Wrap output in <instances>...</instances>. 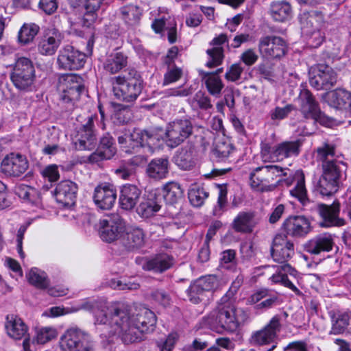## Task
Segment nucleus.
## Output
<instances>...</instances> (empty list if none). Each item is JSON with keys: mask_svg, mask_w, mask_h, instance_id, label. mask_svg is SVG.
I'll return each instance as SVG.
<instances>
[{"mask_svg": "<svg viewBox=\"0 0 351 351\" xmlns=\"http://www.w3.org/2000/svg\"><path fill=\"white\" fill-rule=\"evenodd\" d=\"M334 154L333 147L328 145L317 149V156L323 160L322 176L339 184L341 173L346 169V166L341 160L330 159L329 157H332Z\"/></svg>", "mask_w": 351, "mask_h": 351, "instance_id": "13", "label": "nucleus"}, {"mask_svg": "<svg viewBox=\"0 0 351 351\" xmlns=\"http://www.w3.org/2000/svg\"><path fill=\"white\" fill-rule=\"evenodd\" d=\"M294 178L297 179L295 186L290 191L291 196L297 198L303 205L307 206L309 199L307 197V191L305 187L304 175L302 171L298 170L295 173Z\"/></svg>", "mask_w": 351, "mask_h": 351, "instance_id": "42", "label": "nucleus"}, {"mask_svg": "<svg viewBox=\"0 0 351 351\" xmlns=\"http://www.w3.org/2000/svg\"><path fill=\"white\" fill-rule=\"evenodd\" d=\"M58 344L61 351H93L95 346L90 334L74 327L64 331Z\"/></svg>", "mask_w": 351, "mask_h": 351, "instance_id": "7", "label": "nucleus"}, {"mask_svg": "<svg viewBox=\"0 0 351 351\" xmlns=\"http://www.w3.org/2000/svg\"><path fill=\"white\" fill-rule=\"evenodd\" d=\"M247 313L234 302L223 297L215 311L204 319V325L218 333L235 332L247 319Z\"/></svg>", "mask_w": 351, "mask_h": 351, "instance_id": "3", "label": "nucleus"}, {"mask_svg": "<svg viewBox=\"0 0 351 351\" xmlns=\"http://www.w3.org/2000/svg\"><path fill=\"white\" fill-rule=\"evenodd\" d=\"M274 268L275 269V273L269 278L271 284L281 285L289 288L297 295L301 293L296 286L288 279L286 273L281 269V265L274 266Z\"/></svg>", "mask_w": 351, "mask_h": 351, "instance_id": "47", "label": "nucleus"}, {"mask_svg": "<svg viewBox=\"0 0 351 351\" xmlns=\"http://www.w3.org/2000/svg\"><path fill=\"white\" fill-rule=\"evenodd\" d=\"M152 27L154 31L158 34L166 28L168 30V40L169 43H173L176 40V23L173 19L171 20V17L168 13L156 19L152 24Z\"/></svg>", "mask_w": 351, "mask_h": 351, "instance_id": "34", "label": "nucleus"}, {"mask_svg": "<svg viewBox=\"0 0 351 351\" xmlns=\"http://www.w3.org/2000/svg\"><path fill=\"white\" fill-rule=\"evenodd\" d=\"M339 202H334L331 206L318 205V212L323 219L322 226H342L345 224L344 219L339 217Z\"/></svg>", "mask_w": 351, "mask_h": 351, "instance_id": "27", "label": "nucleus"}, {"mask_svg": "<svg viewBox=\"0 0 351 351\" xmlns=\"http://www.w3.org/2000/svg\"><path fill=\"white\" fill-rule=\"evenodd\" d=\"M294 253L293 244L284 234H277L273 241L271 256L274 261L284 263Z\"/></svg>", "mask_w": 351, "mask_h": 351, "instance_id": "22", "label": "nucleus"}, {"mask_svg": "<svg viewBox=\"0 0 351 351\" xmlns=\"http://www.w3.org/2000/svg\"><path fill=\"white\" fill-rule=\"evenodd\" d=\"M141 191L134 185L125 184L122 186L119 197L121 207L125 210H131L139 199Z\"/></svg>", "mask_w": 351, "mask_h": 351, "instance_id": "35", "label": "nucleus"}, {"mask_svg": "<svg viewBox=\"0 0 351 351\" xmlns=\"http://www.w3.org/2000/svg\"><path fill=\"white\" fill-rule=\"evenodd\" d=\"M141 90V82L136 78L122 76L112 78V92L118 100L132 102L137 99Z\"/></svg>", "mask_w": 351, "mask_h": 351, "instance_id": "11", "label": "nucleus"}, {"mask_svg": "<svg viewBox=\"0 0 351 351\" xmlns=\"http://www.w3.org/2000/svg\"><path fill=\"white\" fill-rule=\"evenodd\" d=\"M331 317L330 335H338L344 332L351 333V311L333 314Z\"/></svg>", "mask_w": 351, "mask_h": 351, "instance_id": "33", "label": "nucleus"}, {"mask_svg": "<svg viewBox=\"0 0 351 351\" xmlns=\"http://www.w3.org/2000/svg\"><path fill=\"white\" fill-rule=\"evenodd\" d=\"M180 338L178 332H170L164 340L157 341V346L160 351H172Z\"/></svg>", "mask_w": 351, "mask_h": 351, "instance_id": "57", "label": "nucleus"}, {"mask_svg": "<svg viewBox=\"0 0 351 351\" xmlns=\"http://www.w3.org/2000/svg\"><path fill=\"white\" fill-rule=\"evenodd\" d=\"M287 169L277 165H266L256 167L250 174L251 187L257 191H269L273 190L277 184L290 186L293 178L289 176L282 179V176L288 175Z\"/></svg>", "mask_w": 351, "mask_h": 351, "instance_id": "5", "label": "nucleus"}, {"mask_svg": "<svg viewBox=\"0 0 351 351\" xmlns=\"http://www.w3.org/2000/svg\"><path fill=\"white\" fill-rule=\"evenodd\" d=\"M14 192L16 195L25 203L38 206L40 203V196L38 191L25 184L16 186Z\"/></svg>", "mask_w": 351, "mask_h": 351, "instance_id": "40", "label": "nucleus"}, {"mask_svg": "<svg viewBox=\"0 0 351 351\" xmlns=\"http://www.w3.org/2000/svg\"><path fill=\"white\" fill-rule=\"evenodd\" d=\"M116 199V190L110 184H101L95 189L93 200L96 206L100 209H110L114 206Z\"/></svg>", "mask_w": 351, "mask_h": 351, "instance_id": "23", "label": "nucleus"}, {"mask_svg": "<svg viewBox=\"0 0 351 351\" xmlns=\"http://www.w3.org/2000/svg\"><path fill=\"white\" fill-rule=\"evenodd\" d=\"M5 330L9 337L14 339H21L27 333L28 327L19 317L8 315Z\"/></svg>", "mask_w": 351, "mask_h": 351, "instance_id": "36", "label": "nucleus"}, {"mask_svg": "<svg viewBox=\"0 0 351 351\" xmlns=\"http://www.w3.org/2000/svg\"><path fill=\"white\" fill-rule=\"evenodd\" d=\"M27 278L30 284L41 289H46L49 285L46 273L36 267L29 271Z\"/></svg>", "mask_w": 351, "mask_h": 351, "instance_id": "49", "label": "nucleus"}, {"mask_svg": "<svg viewBox=\"0 0 351 351\" xmlns=\"http://www.w3.org/2000/svg\"><path fill=\"white\" fill-rule=\"evenodd\" d=\"M145 240V234L141 228L134 226L125 227L121 243L129 249L141 247Z\"/></svg>", "mask_w": 351, "mask_h": 351, "instance_id": "31", "label": "nucleus"}, {"mask_svg": "<svg viewBox=\"0 0 351 351\" xmlns=\"http://www.w3.org/2000/svg\"><path fill=\"white\" fill-rule=\"evenodd\" d=\"M243 70L240 64H234L226 73L225 77L228 81L235 82L239 80Z\"/></svg>", "mask_w": 351, "mask_h": 351, "instance_id": "62", "label": "nucleus"}, {"mask_svg": "<svg viewBox=\"0 0 351 351\" xmlns=\"http://www.w3.org/2000/svg\"><path fill=\"white\" fill-rule=\"evenodd\" d=\"M127 64V57L121 52H114L108 56L104 62V69L113 74L119 72Z\"/></svg>", "mask_w": 351, "mask_h": 351, "instance_id": "41", "label": "nucleus"}, {"mask_svg": "<svg viewBox=\"0 0 351 351\" xmlns=\"http://www.w3.org/2000/svg\"><path fill=\"white\" fill-rule=\"evenodd\" d=\"M293 105H287L283 108L276 107L271 113V118L275 119H285L293 110Z\"/></svg>", "mask_w": 351, "mask_h": 351, "instance_id": "63", "label": "nucleus"}, {"mask_svg": "<svg viewBox=\"0 0 351 351\" xmlns=\"http://www.w3.org/2000/svg\"><path fill=\"white\" fill-rule=\"evenodd\" d=\"M333 245V236L330 233L324 232L308 241L304 247L307 252L317 255L322 252L331 251Z\"/></svg>", "mask_w": 351, "mask_h": 351, "instance_id": "28", "label": "nucleus"}, {"mask_svg": "<svg viewBox=\"0 0 351 351\" xmlns=\"http://www.w3.org/2000/svg\"><path fill=\"white\" fill-rule=\"evenodd\" d=\"M281 327V317L276 315L262 329L252 333V343L259 346L271 344L269 350H274L276 348L278 334L280 331Z\"/></svg>", "mask_w": 351, "mask_h": 351, "instance_id": "14", "label": "nucleus"}, {"mask_svg": "<svg viewBox=\"0 0 351 351\" xmlns=\"http://www.w3.org/2000/svg\"><path fill=\"white\" fill-rule=\"evenodd\" d=\"M225 282L215 275L202 276L193 282L188 289L190 300L197 304L220 289Z\"/></svg>", "mask_w": 351, "mask_h": 351, "instance_id": "8", "label": "nucleus"}, {"mask_svg": "<svg viewBox=\"0 0 351 351\" xmlns=\"http://www.w3.org/2000/svg\"><path fill=\"white\" fill-rule=\"evenodd\" d=\"M29 163L25 156L10 153L1 162V171L9 176H20L28 169Z\"/></svg>", "mask_w": 351, "mask_h": 351, "instance_id": "19", "label": "nucleus"}, {"mask_svg": "<svg viewBox=\"0 0 351 351\" xmlns=\"http://www.w3.org/2000/svg\"><path fill=\"white\" fill-rule=\"evenodd\" d=\"M192 130L189 120L178 119L169 123L165 130L160 128L152 130L135 129L129 135L119 136L118 141L127 153L138 152L140 149L152 153L162 142L171 147L178 146L190 136Z\"/></svg>", "mask_w": 351, "mask_h": 351, "instance_id": "2", "label": "nucleus"}, {"mask_svg": "<svg viewBox=\"0 0 351 351\" xmlns=\"http://www.w3.org/2000/svg\"><path fill=\"white\" fill-rule=\"evenodd\" d=\"M41 174L45 178H47L49 182H56L60 178L58 166L53 164L49 165L42 170Z\"/></svg>", "mask_w": 351, "mask_h": 351, "instance_id": "60", "label": "nucleus"}, {"mask_svg": "<svg viewBox=\"0 0 351 351\" xmlns=\"http://www.w3.org/2000/svg\"><path fill=\"white\" fill-rule=\"evenodd\" d=\"M173 265V258L167 254H158L147 260L143 265L145 270L162 272L168 269Z\"/></svg>", "mask_w": 351, "mask_h": 351, "instance_id": "38", "label": "nucleus"}, {"mask_svg": "<svg viewBox=\"0 0 351 351\" xmlns=\"http://www.w3.org/2000/svg\"><path fill=\"white\" fill-rule=\"evenodd\" d=\"M5 14H13L22 9L31 8L30 1H7L4 6Z\"/></svg>", "mask_w": 351, "mask_h": 351, "instance_id": "59", "label": "nucleus"}, {"mask_svg": "<svg viewBox=\"0 0 351 351\" xmlns=\"http://www.w3.org/2000/svg\"><path fill=\"white\" fill-rule=\"evenodd\" d=\"M35 341L38 345H44L56 339L58 335L54 326H41L34 329Z\"/></svg>", "mask_w": 351, "mask_h": 351, "instance_id": "45", "label": "nucleus"}, {"mask_svg": "<svg viewBox=\"0 0 351 351\" xmlns=\"http://www.w3.org/2000/svg\"><path fill=\"white\" fill-rule=\"evenodd\" d=\"M338 185L337 182L321 176L315 184V189L322 195L330 196L337 191Z\"/></svg>", "mask_w": 351, "mask_h": 351, "instance_id": "52", "label": "nucleus"}, {"mask_svg": "<svg viewBox=\"0 0 351 351\" xmlns=\"http://www.w3.org/2000/svg\"><path fill=\"white\" fill-rule=\"evenodd\" d=\"M58 89L62 102L73 106L84 90L82 78L76 74L63 75L59 80Z\"/></svg>", "mask_w": 351, "mask_h": 351, "instance_id": "12", "label": "nucleus"}, {"mask_svg": "<svg viewBox=\"0 0 351 351\" xmlns=\"http://www.w3.org/2000/svg\"><path fill=\"white\" fill-rule=\"evenodd\" d=\"M270 12L275 21L282 22L291 17V8L287 1H272Z\"/></svg>", "mask_w": 351, "mask_h": 351, "instance_id": "43", "label": "nucleus"}, {"mask_svg": "<svg viewBox=\"0 0 351 351\" xmlns=\"http://www.w3.org/2000/svg\"><path fill=\"white\" fill-rule=\"evenodd\" d=\"M195 104H196L199 108L204 110L211 108L213 106L210 99L201 91L197 92L195 95L192 101V105L194 106Z\"/></svg>", "mask_w": 351, "mask_h": 351, "instance_id": "61", "label": "nucleus"}, {"mask_svg": "<svg viewBox=\"0 0 351 351\" xmlns=\"http://www.w3.org/2000/svg\"><path fill=\"white\" fill-rule=\"evenodd\" d=\"M205 83L208 92L215 96H218L223 88L221 80L215 74H207Z\"/></svg>", "mask_w": 351, "mask_h": 351, "instance_id": "55", "label": "nucleus"}, {"mask_svg": "<svg viewBox=\"0 0 351 351\" xmlns=\"http://www.w3.org/2000/svg\"><path fill=\"white\" fill-rule=\"evenodd\" d=\"M110 286L113 289L119 290H136L140 285L138 282L132 280L114 279L110 282Z\"/></svg>", "mask_w": 351, "mask_h": 351, "instance_id": "58", "label": "nucleus"}, {"mask_svg": "<svg viewBox=\"0 0 351 351\" xmlns=\"http://www.w3.org/2000/svg\"><path fill=\"white\" fill-rule=\"evenodd\" d=\"M235 149L229 141L218 143L214 150V155L219 160H225L231 156Z\"/></svg>", "mask_w": 351, "mask_h": 351, "instance_id": "54", "label": "nucleus"}, {"mask_svg": "<svg viewBox=\"0 0 351 351\" xmlns=\"http://www.w3.org/2000/svg\"><path fill=\"white\" fill-rule=\"evenodd\" d=\"M84 3L85 13L82 19V25L83 27L89 28L96 19V12L100 8V1H84Z\"/></svg>", "mask_w": 351, "mask_h": 351, "instance_id": "50", "label": "nucleus"}, {"mask_svg": "<svg viewBox=\"0 0 351 351\" xmlns=\"http://www.w3.org/2000/svg\"><path fill=\"white\" fill-rule=\"evenodd\" d=\"M86 55L73 46L66 45L60 51L58 64L60 68L67 70H77L86 62Z\"/></svg>", "mask_w": 351, "mask_h": 351, "instance_id": "18", "label": "nucleus"}, {"mask_svg": "<svg viewBox=\"0 0 351 351\" xmlns=\"http://www.w3.org/2000/svg\"><path fill=\"white\" fill-rule=\"evenodd\" d=\"M287 234L295 237H303L311 231L310 220L303 215L290 216L282 224Z\"/></svg>", "mask_w": 351, "mask_h": 351, "instance_id": "21", "label": "nucleus"}, {"mask_svg": "<svg viewBox=\"0 0 351 351\" xmlns=\"http://www.w3.org/2000/svg\"><path fill=\"white\" fill-rule=\"evenodd\" d=\"M81 310L92 311L95 324L104 325L102 338H119L125 344L143 339V334L154 330L156 318L147 308L84 299L71 307L53 306L45 310L43 317L54 318Z\"/></svg>", "mask_w": 351, "mask_h": 351, "instance_id": "1", "label": "nucleus"}, {"mask_svg": "<svg viewBox=\"0 0 351 351\" xmlns=\"http://www.w3.org/2000/svg\"><path fill=\"white\" fill-rule=\"evenodd\" d=\"M287 169L277 165H266L256 167L250 174L251 187L257 191H269L273 190L277 184L290 186L293 178L289 176L282 179V176L288 175Z\"/></svg>", "mask_w": 351, "mask_h": 351, "instance_id": "4", "label": "nucleus"}, {"mask_svg": "<svg viewBox=\"0 0 351 351\" xmlns=\"http://www.w3.org/2000/svg\"><path fill=\"white\" fill-rule=\"evenodd\" d=\"M125 223L118 215H112L99 221V234L106 242L111 243L118 239L122 241Z\"/></svg>", "mask_w": 351, "mask_h": 351, "instance_id": "15", "label": "nucleus"}, {"mask_svg": "<svg viewBox=\"0 0 351 351\" xmlns=\"http://www.w3.org/2000/svg\"><path fill=\"white\" fill-rule=\"evenodd\" d=\"M62 40V34L55 28L45 30L38 43L39 53L45 56L53 55Z\"/></svg>", "mask_w": 351, "mask_h": 351, "instance_id": "20", "label": "nucleus"}, {"mask_svg": "<svg viewBox=\"0 0 351 351\" xmlns=\"http://www.w3.org/2000/svg\"><path fill=\"white\" fill-rule=\"evenodd\" d=\"M337 81V74L329 66L318 64L309 69V82L317 90L328 89Z\"/></svg>", "mask_w": 351, "mask_h": 351, "instance_id": "16", "label": "nucleus"}, {"mask_svg": "<svg viewBox=\"0 0 351 351\" xmlns=\"http://www.w3.org/2000/svg\"><path fill=\"white\" fill-rule=\"evenodd\" d=\"M169 173V161L167 158L153 159L147 168V176L154 180L165 178Z\"/></svg>", "mask_w": 351, "mask_h": 351, "instance_id": "39", "label": "nucleus"}, {"mask_svg": "<svg viewBox=\"0 0 351 351\" xmlns=\"http://www.w3.org/2000/svg\"><path fill=\"white\" fill-rule=\"evenodd\" d=\"M93 127V117H90L87 122L83 125L77 132L75 145L80 150H92L95 148L97 141L95 137Z\"/></svg>", "mask_w": 351, "mask_h": 351, "instance_id": "26", "label": "nucleus"}, {"mask_svg": "<svg viewBox=\"0 0 351 351\" xmlns=\"http://www.w3.org/2000/svg\"><path fill=\"white\" fill-rule=\"evenodd\" d=\"M189 199L195 207L201 206L208 197V193L204 189L196 184H191L189 189Z\"/></svg>", "mask_w": 351, "mask_h": 351, "instance_id": "51", "label": "nucleus"}, {"mask_svg": "<svg viewBox=\"0 0 351 351\" xmlns=\"http://www.w3.org/2000/svg\"><path fill=\"white\" fill-rule=\"evenodd\" d=\"M123 18L129 25L136 24L140 19L142 10L138 6L134 4H129L121 9Z\"/></svg>", "mask_w": 351, "mask_h": 351, "instance_id": "53", "label": "nucleus"}, {"mask_svg": "<svg viewBox=\"0 0 351 351\" xmlns=\"http://www.w3.org/2000/svg\"><path fill=\"white\" fill-rule=\"evenodd\" d=\"M116 153V148L114 145L113 139L111 136H104L100 141L97 153L92 154L91 158L95 159L98 155L101 159H110Z\"/></svg>", "mask_w": 351, "mask_h": 351, "instance_id": "46", "label": "nucleus"}, {"mask_svg": "<svg viewBox=\"0 0 351 351\" xmlns=\"http://www.w3.org/2000/svg\"><path fill=\"white\" fill-rule=\"evenodd\" d=\"M160 208L156 192L152 191L143 197L136 211L138 214L143 217L148 218L153 216Z\"/></svg>", "mask_w": 351, "mask_h": 351, "instance_id": "32", "label": "nucleus"}, {"mask_svg": "<svg viewBox=\"0 0 351 351\" xmlns=\"http://www.w3.org/2000/svg\"><path fill=\"white\" fill-rule=\"evenodd\" d=\"M260 51L268 58H280L286 50L284 40L278 36H267L261 39L259 44Z\"/></svg>", "mask_w": 351, "mask_h": 351, "instance_id": "25", "label": "nucleus"}, {"mask_svg": "<svg viewBox=\"0 0 351 351\" xmlns=\"http://www.w3.org/2000/svg\"><path fill=\"white\" fill-rule=\"evenodd\" d=\"M10 77L14 85L18 89L31 90L35 80V69L32 61L25 57L18 58L13 67Z\"/></svg>", "mask_w": 351, "mask_h": 351, "instance_id": "10", "label": "nucleus"}, {"mask_svg": "<svg viewBox=\"0 0 351 351\" xmlns=\"http://www.w3.org/2000/svg\"><path fill=\"white\" fill-rule=\"evenodd\" d=\"M328 104L338 109L346 110L351 113V93L343 88H337L326 95Z\"/></svg>", "mask_w": 351, "mask_h": 351, "instance_id": "30", "label": "nucleus"}, {"mask_svg": "<svg viewBox=\"0 0 351 351\" xmlns=\"http://www.w3.org/2000/svg\"><path fill=\"white\" fill-rule=\"evenodd\" d=\"M297 101L300 110L305 118L312 119L323 125L326 124L327 118L321 112L318 103L308 90H301Z\"/></svg>", "mask_w": 351, "mask_h": 351, "instance_id": "17", "label": "nucleus"}, {"mask_svg": "<svg viewBox=\"0 0 351 351\" xmlns=\"http://www.w3.org/2000/svg\"><path fill=\"white\" fill-rule=\"evenodd\" d=\"M175 163L183 170L190 169L194 165L191 153L187 150L178 152L174 157Z\"/></svg>", "mask_w": 351, "mask_h": 351, "instance_id": "56", "label": "nucleus"}, {"mask_svg": "<svg viewBox=\"0 0 351 351\" xmlns=\"http://www.w3.org/2000/svg\"><path fill=\"white\" fill-rule=\"evenodd\" d=\"M227 41V36L225 34H221L215 38L211 44L214 46L211 49L207 50V54L209 60L206 62V66L212 68L221 64L223 58V49L221 45Z\"/></svg>", "mask_w": 351, "mask_h": 351, "instance_id": "37", "label": "nucleus"}, {"mask_svg": "<svg viewBox=\"0 0 351 351\" xmlns=\"http://www.w3.org/2000/svg\"><path fill=\"white\" fill-rule=\"evenodd\" d=\"M302 141H285L272 148L267 143L261 147V157L265 162L281 161L287 158L297 156L300 152Z\"/></svg>", "mask_w": 351, "mask_h": 351, "instance_id": "9", "label": "nucleus"}, {"mask_svg": "<svg viewBox=\"0 0 351 351\" xmlns=\"http://www.w3.org/2000/svg\"><path fill=\"white\" fill-rule=\"evenodd\" d=\"M162 193L167 204H174L182 197L183 190L178 182H169L163 186Z\"/></svg>", "mask_w": 351, "mask_h": 351, "instance_id": "44", "label": "nucleus"}, {"mask_svg": "<svg viewBox=\"0 0 351 351\" xmlns=\"http://www.w3.org/2000/svg\"><path fill=\"white\" fill-rule=\"evenodd\" d=\"M39 26L35 23H24L18 33V41L22 45L32 43L39 32Z\"/></svg>", "mask_w": 351, "mask_h": 351, "instance_id": "48", "label": "nucleus"}, {"mask_svg": "<svg viewBox=\"0 0 351 351\" xmlns=\"http://www.w3.org/2000/svg\"><path fill=\"white\" fill-rule=\"evenodd\" d=\"M77 186L71 180H62L56 187L54 197L60 204L63 206H69L74 204Z\"/></svg>", "mask_w": 351, "mask_h": 351, "instance_id": "24", "label": "nucleus"}, {"mask_svg": "<svg viewBox=\"0 0 351 351\" xmlns=\"http://www.w3.org/2000/svg\"><path fill=\"white\" fill-rule=\"evenodd\" d=\"M259 220L254 212H240L234 217L232 227L239 233H251Z\"/></svg>", "mask_w": 351, "mask_h": 351, "instance_id": "29", "label": "nucleus"}, {"mask_svg": "<svg viewBox=\"0 0 351 351\" xmlns=\"http://www.w3.org/2000/svg\"><path fill=\"white\" fill-rule=\"evenodd\" d=\"M182 75V71L178 68L169 69L165 75L164 85H167L178 81Z\"/></svg>", "mask_w": 351, "mask_h": 351, "instance_id": "64", "label": "nucleus"}, {"mask_svg": "<svg viewBox=\"0 0 351 351\" xmlns=\"http://www.w3.org/2000/svg\"><path fill=\"white\" fill-rule=\"evenodd\" d=\"M301 31L307 45L313 48L319 47L325 40L324 29L327 23L321 12H304L300 14Z\"/></svg>", "mask_w": 351, "mask_h": 351, "instance_id": "6", "label": "nucleus"}]
</instances>
